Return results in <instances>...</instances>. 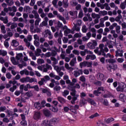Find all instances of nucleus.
Instances as JSON below:
<instances>
[{
	"label": "nucleus",
	"mask_w": 126,
	"mask_h": 126,
	"mask_svg": "<svg viewBox=\"0 0 126 126\" xmlns=\"http://www.w3.org/2000/svg\"><path fill=\"white\" fill-rule=\"evenodd\" d=\"M87 46L91 50L95 49V47L97 46V41H96V40H92L91 41L88 43Z\"/></svg>",
	"instance_id": "1"
},
{
	"label": "nucleus",
	"mask_w": 126,
	"mask_h": 126,
	"mask_svg": "<svg viewBox=\"0 0 126 126\" xmlns=\"http://www.w3.org/2000/svg\"><path fill=\"white\" fill-rule=\"evenodd\" d=\"M117 91L123 92L126 90V85L124 83H121L119 85L118 87L117 88Z\"/></svg>",
	"instance_id": "2"
},
{
	"label": "nucleus",
	"mask_w": 126,
	"mask_h": 126,
	"mask_svg": "<svg viewBox=\"0 0 126 126\" xmlns=\"http://www.w3.org/2000/svg\"><path fill=\"white\" fill-rule=\"evenodd\" d=\"M101 91L104 92L105 91V89H104L103 87H99L97 89V91H94V95H95V96H99V95H100V94H101Z\"/></svg>",
	"instance_id": "3"
},
{
	"label": "nucleus",
	"mask_w": 126,
	"mask_h": 126,
	"mask_svg": "<svg viewBox=\"0 0 126 126\" xmlns=\"http://www.w3.org/2000/svg\"><path fill=\"white\" fill-rule=\"evenodd\" d=\"M99 47L101 53H103L104 51L106 52H109V49H108V48H107V45H105L104 48V44H101L99 45Z\"/></svg>",
	"instance_id": "4"
},
{
	"label": "nucleus",
	"mask_w": 126,
	"mask_h": 126,
	"mask_svg": "<svg viewBox=\"0 0 126 126\" xmlns=\"http://www.w3.org/2000/svg\"><path fill=\"white\" fill-rule=\"evenodd\" d=\"M79 108L78 105H75L74 106H71L70 107V110L71 112H72L74 114H76V110Z\"/></svg>",
	"instance_id": "5"
},
{
	"label": "nucleus",
	"mask_w": 126,
	"mask_h": 126,
	"mask_svg": "<svg viewBox=\"0 0 126 126\" xmlns=\"http://www.w3.org/2000/svg\"><path fill=\"white\" fill-rule=\"evenodd\" d=\"M80 74H83V71H82V69L78 70V71H74V75L75 77L79 76Z\"/></svg>",
	"instance_id": "6"
},
{
	"label": "nucleus",
	"mask_w": 126,
	"mask_h": 126,
	"mask_svg": "<svg viewBox=\"0 0 126 126\" xmlns=\"http://www.w3.org/2000/svg\"><path fill=\"white\" fill-rule=\"evenodd\" d=\"M42 126H53V125H51V122L48 121L47 120H44L41 123Z\"/></svg>",
	"instance_id": "7"
},
{
	"label": "nucleus",
	"mask_w": 126,
	"mask_h": 126,
	"mask_svg": "<svg viewBox=\"0 0 126 126\" xmlns=\"http://www.w3.org/2000/svg\"><path fill=\"white\" fill-rule=\"evenodd\" d=\"M96 59V56L94 55H87L86 58V60L88 61V60H92V61H94Z\"/></svg>",
	"instance_id": "8"
},
{
	"label": "nucleus",
	"mask_w": 126,
	"mask_h": 126,
	"mask_svg": "<svg viewBox=\"0 0 126 126\" xmlns=\"http://www.w3.org/2000/svg\"><path fill=\"white\" fill-rule=\"evenodd\" d=\"M63 29L65 30L64 32L65 36H67V34L71 32L66 26H64Z\"/></svg>",
	"instance_id": "9"
},
{
	"label": "nucleus",
	"mask_w": 126,
	"mask_h": 126,
	"mask_svg": "<svg viewBox=\"0 0 126 126\" xmlns=\"http://www.w3.org/2000/svg\"><path fill=\"white\" fill-rule=\"evenodd\" d=\"M10 61L12 63L14 64V65H17V64H18V63H19L17 61H16V60H15V58L13 57H10Z\"/></svg>",
	"instance_id": "10"
},
{
	"label": "nucleus",
	"mask_w": 126,
	"mask_h": 126,
	"mask_svg": "<svg viewBox=\"0 0 126 126\" xmlns=\"http://www.w3.org/2000/svg\"><path fill=\"white\" fill-rule=\"evenodd\" d=\"M16 59L17 61H21V62L23 59V54L22 53L17 54Z\"/></svg>",
	"instance_id": "11"
},
{
	"label": "nucleus",
	"mask_w": 126,
	"mask_h": 126,
	"mask_svg": "<svg viewBox=\"0 0 126 126\" xmlns=\"http://www.w3.org/2000/svg\"><path fill=\"white\" fill-rule=\"evenodd\" d=\"M68 89L72 91V92L70 93V95H71V96H75V94H76V91H75V89H73L72 87H68Z\"/></svg>",
	"instance_id": "12"
},
{
	"label": "nucleus",
	"mask_w": 126,
	"mask_h": 126,
	"mask_svg": "<svg viewBox=\"0 0 126 126\" xmlns=\"http://www.w3.org/2000/svg\"><path fill=\"white\" fill-rule=\"evenodd\" d=\"M40 118H41V113L40 112H35L34 113L33 119L34 120H39Z\"/></svg>",
	"instance_id": "13"
},
{
	"label": "nucleus",
	"mask_w": 126,
	"mask_h": 126,
	"mask_svg": "<svg viewBox=\"0 0 126 126\" xmlns=\"http://www.w3.org/2000/svg\"><path fill=\"white\" fill-rule=\"evenodd\" d=\"M11 45V46H12V47H17V46L19 45V42H18L17 40L14 39L12 40Z\"/></svg>",
	"instance_id": "14"
},
{
	"label": "nucleus",
	"mask_w": 126,
	"mask_h": 126,
	"mask_svg": "<svg viewBox=\"0 0 126 126\" xmlns=\"http://www.w3.org/2000/svg\"><path fill=\"white\" fill-rule=\"evenodd\" d=\"M119 100L122 102H125L126 101V96L124 94H120L119 95Z\"/></svg>",
	"instance_id": "15"
},
{
	"label": "nucleus",
	"mask_w": 126,
	"mask_h": 126,
	"mask_svg": "<svg viewBox=\"0 0 126 126\" xmlns=\"http://www.w3.org/2000/svg\"><path fill=\"white\" fill-rule=\"evenodd\" d=\"M97 78L99 80H101V81H104V80H105V77H104V74L102 73L98 74Z\"/></svg>",
	"instance_id": "16"
},
{
	"label": "nucleus",
	"mask_w": 126,
	"mask_h": 126,
	"mask_svg": "<svg viewBox=\"0 0 126 126\" xmlns=\"http://www.w3.org/2000/svg\"><path fill=\"white\" fill-rule=\"evenodd\" d=\"M48 69H52V66L46 64V66H44V68H43L44 72H47Z\"/></svg>",
	"instance_id": "17"
},
{
	"label": "nucleus",
	"mask_w": 126,
	"mask_h": 126,
	"mask_svg": "<svg viewBox=\"0 0 126 126\" xmlns=\"http://www.w3.org/2000/svg\"><path fill=\"white\" fill-rule=\"evenodd\" d=\"M76 63V58H74L70 62L69 64L71 66H74V64Z\"/></svg>",
	"instance_id": "18"
},
{
	"label": "nucleus",
	"mask_w": 126,
	"mask_h": 126,
	"mask_svg": "<svg viewBox=\"0 0 126 126\" xmlns=\"http://www.w3.org/2000/svg\"><path fill=\"white\" fill-rule=\"evenodd\" d=\"M32 93L31 92H29L27 93L25 95V98L26 99H29L30 97H31V96H32Z\"/></svg>",
	"instance_id": "19"
},
{
	"label": "nucleus",
	"mask_w": 126,
	"mask_h": 126,
	"mask_svg": "<svg viewBox=\"0 0 126 126\" xmlns=\"http://www.w3.org/2000/svg\"><path fill=\"white\" fill-rule=\"evenodd\" d=\"M73 30L74 31H76L77 32H78L80 31V28L79 27V26L75 24V26L73 28Z\"/></svg>",
	"instance_id": "20"
},
{
	"label": "nucleus",
	"mask_w": 126,
	"mask_h": 126,
	"mask_svg": "<svg viewBox=\"0 0 126 126\" xmlns=\"http://www.w3.org/2000/svg\"><path fill=\"white\" fill-rule=\"evenodd\" d=\"M78 97H79V95L78 94L76 95V96H74L72 97V100L71 101V103H72V104H74L75 101L77 100V98H78Z\"/></svg>",
	"instance_id": "21"
},
{
	"label": "nucleus",
	"mask_w": 126,
	"mask_h": 126,
	"mask_svg": "<svg viewBox=\"0 0 126 126\" xmlns=\"http://www.w3.org/2000/svg\"><path fill=\"white\" fill-rule=\"evenodd\" d=\"M9 41V38H7L5 40V41L4 42V46L5 47H6V49L9 47V43H8V41Z\"/></svg>",
	"instance_id": "22"
},
{
	"label": "nucleus",
	"mask_w": 126,
	"mask_h": 126,
	"mask_svg": "<svg viewBox=\"0 0 126 126\" xmlns=\"http://www.w3.org/2000/svg\"><path fill=\"white\" fill-rule=\"evenodd\" d=\"M0 20L3 21V23L5 24H6V23H7V22H8L7 18H4L3 17H1V15L0 14Z\"/></svg>",
	"instance_id": "23"
},
{
	"label": "nucleus",
	"mask_w": 126,
	"mask_h": 126,
	"mask_svg": "<svg viewBox=\"0 0 126 126\" xmlns=\"http://www.w3.org/2000/svg\"><path fill=\"white\" fill-rule=\"evenodd\" d=\"M34 107L38 110H40L42 106H41V104L39 102H36L34 103Z\"/></svg>",
	"instance_id": "24"
},
{
	"label": "nucleus",
	"mask_w": 126,
	"mask_h": 126,
	"mask_svg": "<svg viewBox=\"0 0 126 126\" xmlns=\"http://www.w3.org/2000/svg\"><path fill=\"white\" fill-rule=\"evenodd\" d=\"M65 67L66 68V69H68V70H69L70 71H72L73 70V68L69 67V65L67 63L65 64Z\"/></svg>",
	"instance_id": "25"
},
{
	"label": "nucleus",
	"mask_w": 126,
	"mask_h": 126,
	"mask_svg": "<svg viewBox=\"0 0 126 126\" xmlns=\"http://www.w3.org/2000/svg\"><path fill=\"white\" fill-rule=\"evenodd\" d=\"M66 84H69L68 87H71V86H73V85H74V84L68 79L66 80Z\"/></svg>",
	"instance_id": "26"
},
{
	"label": "nucleus",
	"mask_w": 126,
	"mask_h": 126,
	"mask_svg": "<svg viewBox=\"0 0 126 126\" xmlns=\"http://www.w3.org/2000/svg\"><path fill=\"white\" fill-rule=\"evenodd\" d=\"M59 122H60V120L57 118H54L53 119H52V122H50V125L51 124H54V125H56L57 124H58V123H59Z\"/></svg>",
	"instance_id": "27"
},
{
	"label": "nucleus",
	"mask_w": 126,
	"mask_h": 126,
	"mask_svg": "<svg viewBox=\"0 0 126 126\" xmlns=\"http://www.w3.org/2000/svg\"><path fill=\"white\" fill-rule=\"evenodd\" d=\"M116 57H123V52L118 50L116 51Z\"/></svg>",
	"instance_id": "28"
},
{
	"label": "nucleus",
	"mask_w": 126,
	"mask_h": 126,
	"mask_svg": "<svg viewBox=\"0 0 126 126\" xmlns=\"http://www.w3.org/2000/svg\"><path fill=\"white\" fill-rule=\"evenodd\" d=\"M58 100L59 101V102H60V103H62V104H64V103H65V99L62 97H58Z\"/></svg>",
	"instance_id": "29"
},
{
	"label": "nucleus",
	"mask_w": 126,
	"mask_h": 126,
	"mask_svg": "<svg viewBox=\"0 0 126 126\" xmlns=\"http://www.w3.org/2000/svg\"><path fill=\"white\" fill-rule=\"evenodd\" d=\"M43 114L46 117H49V116H50V115H51V113H50V111H49L47 109L43 110Z\"/></svg>",
	"instance_id": "30"
},
{
	"label": "nucleus",
	"mask_w": 126,
	"mask_h": 126,
	"mask_svg": "<svg viewBox=\"0 0 126 126\" xmlns=\"http://www.w3.org/2000/svg\"><path fill=\"white\" fill-rule=\"evenodd\" d=\"M41 53H42V50L38 48L36 49V51L35 52V55L36 56V57H39V56L41 55Z\"/></svg>",
	"instance_id": "31"
},
{
	"label": "nucleus",
	"mask_w": 126,
	"mask_h": 126,
	"mask_svg": "<svg viewBox=\"0 0 126 126\" xmlns=\"http://www.w3.org/2000/svg\"><path fill=\"white\" fill-rule=\"evenodd\" d=\"M1 32L2 34H5L6 31H5V27L4 25L0 26Z\"/></svg>",
	"instance_id": "32"
},
{
	"label": "nucleus",
	"mask_w": 126,
	"mask_h": 126,
	"mask_svg": "<svg viewBox=\"0 0 126 126\" xmlns=\"http://www.w3.org/2000/svg\"><path fill=\"white\" fill-rule=\"evenodd\" d=\"M74 39L75 38H81L82 37V34L81 33H76L74 34Z\"/></svg>",
	"instance_id": "33"
},
{
	"label": "nucleus",
	"mask_w": 126,
	"mask_h": 126,
	"mask_svg": "<svg viewBox=\"0 0 126 126\" xmlns=\"http://www.w3.org/2000/svg\"><path fill=\"white\" fill-rule=\"evenodd\" d=\"M6 55H7V52L6 51L0 50V56H3V57H4V56H6Z\"/></svg>",
	"instance_id": "34"
},
{
	"label": "nucleus",
	"mask_w": 126,
	"mask_h": 126,
	"mask_svg": "<svg viewBox=\"0 0 126 126\" xmlns=\"http://www.w3.org/2000/svg\"><path fill=\"white\" fill-rule=\"evenodd\" d=\"M80 66L82 68V67H85V66H87V62H84L80 63Z\"/></svg>",
	"instance_id": "35"
},
{
	"label": "nucleus",
	"mask_w": 126,
	"mask_h": 126,
	"mask_svg": "<svg viewBox=\"0 0 126 126\" xmlns=\"http://www.w3.org/2000/svg\"><path fill=\"white\" fill-rule=\"evenodd\" d=\"M24 41L25 43H26V46H27V47L29 48V47L31 46V43H30V42H29L28 40H27L26 38L24 39Z\"/></svg>",
	"instance_id": "36"
},
{
	"label": "nucleus",
	"mask_w": 126,
	"mask_h": 126,
	"mask_svg": "<svg viewBox=\"0 0 126 126\" xmlns=\"http://www.w3.org/2000/svg\"><path fill=\"white\" fill-rule=\"evenodd\" d=\"M87 30H88V29H87V27L85 25H83L82 28V31L83 33H86L87 32Z\"/></svg>",
	"instance_id": "37"
},
{
	"label": "nucleus",
	"mask_w": 126,
	"mask_h": 126,
	"mask_svg": "<svg viewBox=\"0 0 126 126\" xmlns=\"http://www.w3.org/2000/svg\"><path fill=\"white\" fill-rule=\"evenodd\" d=\"M32 12L34 15V18H35V19H38V18H39V14H38V13L36 12V11H32Z\"/></svg>",
	"instance_id": "38"
},
{
	"label": "nucleus",
	"mask_w": 126,
	"mask_h": 126,
	"mask_svg": "<svg viewBox=\"0 0 126 126\" xmlns=\"http://www.w3.org/2000/svg\"><path fill=\"white\" fill-rule=\"evenodd\" d=\"M114 121H115V119H114V118H109L106 120V123L107 124H110V123H112V122H114Z\"/></svg>",
	"instance_id": "39"
},
{
	"label": "nucleus",
	"mask_w": 126,
	"mask_h": 126,
	"mask_svg": "<svg viewBox=\"0 0 126 126\" xmlns=\"http://www.w3.org/2000/svg\"><path fill=\"white\" fill-rule=\"evenodd\" d=\"M103 56H104L105 58H111L112 59L114 58V55H111L110 54L108 53L107 55L105 53H103Z\"/></svg>",
	"instance_id": "40"
},
{
	"label": "nucleus",
	"mask_w": 126,
	"mask_h": 126,
	"mask_svg": "<svg viewBox=\"0 0 126 126\" xmlns=\"http://www.w3.org/2000/svg\"><path fill=\"white\" fill-rule=\"evenodd\" d=\"M6 2L7 3L8 5H12L14 2H13V0H5Z\"/></svg>",
	"instance_id": "41"
},
{
	"label": "nucleus",
	"mask_w": 126,
	"mask_h": 126,
	"mask_svg": "<svg viewBox=\"0 0 126 126\" xmlns=\"http://www.w3.org/2000/svg\"><path fill=\"white\" fill-rule=\"evenodd\" d=\"M106 63H116V60L115 59H110L109 60H106Z\"/></svg>",
	"instance_id": "42"
},
{
	"label": "nucleus",
	"mask_w": 126,
	"mask_h": 126,
	"mask_svg": "<svg viewBox=\"0 0 126 126\" xmlns=\"http://www.w3.org/2000/svg\"><path fill=\"white\" fill-rule=\"evenodd\" d=\"M92 17L93 18H100V16L98 14H96L95 13H93L92 14Z\"/></svg>",
	"instance_id": "43"
},
{
	"label": "nucleus",
	"mask_w": 126,
	"mask_h": 126,
	"mask_svg": "<svg viewBox=\"0 0 126 126\" xmlns=\"http://www.w3.org/2000/svg\"><path fill=\"white\" fill-rule=\"evenodd\" d=\"M62 94L64 96V97H66V96H67V95L69 94V92L67 90H65L62 93Z\"/></svg>",
	"instance_id": "44"
},
{
	"label": "nucleus",
	"mask_w": 126,
	"mask_h": 126,
	"mask_svg": "<svg viewBox=\"0 0 126 126\" xmlns=\"http://www.w3.org/2000/svg\"><path fill=\"white\" fill-rule=\"evenodd\" d=\"M69 13L72 16H74V15H75V16H77V11H70Z\"/></svg>",
	"instance_id": "45"
},
{
	"label": "nucleus",
	"mask_w": 126,
	"mask_h": 126,
	"mask_svg": "<svg viewBox=\"0 0 126 126\" xmlns=\"http://www.w3.org/2000/svg\"><path fill=\"white\" fill-rule=\"evenodd\" d=\"M82 23V22H81V21L80 20H78L76 21V22H75L74 23V24H75L76 25H78V26H80V25H81Z\"/></svg>",
	"instance_id": "46"
},
{
	"label": "nucleus",
	"mask_w": 126,
	"mask_h": 126,
	"mask_svg": "<svg viewBox=\"0 0 126 126\" xmlns=\"http://www.w3.org/2000/svg\"><path fill=\"white\" fill-rule=\"evenodd\" d=\"M24 11H25L26 12H29V11H30V7L26 6L24 8Z\"/></svg>",
	"instance_id": "47"
},
{
	"label": "nucleus",
	"mask_w": 126,
	"mask_h": 126,
	"mask_svg": "<svg viewBox=\"0 0 126 126\" xmlns=\"http://www.w3.org/2000/svg\"><path fill=\"white\" fill-rule=\"evenodd\" d=\"M86 104V100L85 99H83L80 101V105L81 106H83L84 105H85Z\"/></svg>",
	"instance_id": "48"
},
{
	"label": "nucleus",
	"mask_w": 126,
	"mask_h": 126,
	"mask_svg": "<svg viewBox=\"0 0 126 126\" xmlns=\"http://www.w3.org/2000/svg\"><path fill=\"white\" fill-rule=\"evenodd\" d=\"M44 82H45V79L41 78V80L38 82V84L40 86L43 85Z\"/></svg>",
	"instance_id": "49"
},
{
	"label": "nucleus",
	"mask_w": 126,
	"mask_h": 126,
	"mask_svg": "<svg viewBox=\"0 0 126 126\" xmlns=\"http://www.w3.org/2000/svg\"><path fill=\"white\" fill-rule=\"evenodd\" d=\"M79 80L80 81H82V82H85V81H86V79L85 78V77L84 76H81L79 78Z\"/></svg>",
	"instance_id": "50"
},
{
	"label": "nucleus",
	"mask_w": 126,
	"mask_h": 126,
	"mask_svg": "<svg viewBox=\"0 0 126 126\" xmlns=\"http://www.w3.org/2000/svg\"><path fill=\"white\" fill-rule=\"evenodd\" d=\"M58 3V0H53L52 1V4H53L54 6L56 7V8H58V6L57 3Z\"/></svg>",
	"instance_id": "51"
},
{
	"label": "nucleus",
	"mask_w": 126,
	"mask_h": 126,
	"mask_svg": "<svg viewBox=\"0 0 126 126\" xmlns=\"http://www.w3.org/2000/svg\"><path fill=\"white\" fill-rule=\"evenodd\" d=\"M117 24L116 23H114L112 25H111L109 27V29L110 30H112V29H113L114 28H115V27H116V26H117Z\"/></svg>",
	"instance_id": "52"
},
{
	"label": "nucleus",
	"mask_w": 126,
	"mask_h": 126,
	"mask_svg": "<svg viewBox=\"0 0 126 126\" xmlns=\"http://www.w3.org/2000/svg\"><path fill=\"white\" fill-rule=\"evenodd\" d=\"M50 110H51V111H52V112H54V113H56L58 111V108L53 107H50Z\"/></svg>",
	"instance_id": "53"
},
{
	"label": "nucleus",
	"mask_w": 126,
	"mask_h": 126,
	"mask_svg": "<svg viewBox=\"0 0 126 126\" xmlns=\"http://www.w3.org/2000/svg\"><path fill=\"white\" fill-rule=\"evenodd\" d=\"M48 25V22H46L45 21H43L41 24L40 26L43 27V26H47Z\"/></svg>",
	"instance_id": "54"
},
{
	"label": "nucleus",
	"mask_w": 126,
	"mask_h": 126,
	"mask_svg": "<svg viewBox=\"0 0 126 126\" xmlns=\"http://www.w3.org/2000/svg\"><path fill=\"white\" fill-rule=\"evenodd\" d=\"M54 69L57 71V72H60L61 71V68L58 66H54Z\"/></svg>",
	"instance_id": "55"
},
{
	"label": "nucleus",
	"mask_w": 126,
	"mask_h": 126,
	"mask_svg": "<svg viewBox=\"0 0 126 126\" xmlns=\"http://www.w3.org/2000/svg\"><path fill=\"white\" fill-rule=\"evenodd\" d=\"M45 63V61L43 59H38L37 60V63L39 64H42V63Z\"/></svg>",
	"instance_id": "56"
},
{
	"label": "nucleus",
	"mask_w": 126,
	"mask_h": 126,
	"mask_svg": "<svg viewBox=\"0 0 126 126\" xmlns=\"http://www.w3.org/2000/svg\"><path fill=\"white\" fill-rule=\"evenodd\" d=\"M30 83H32V82H37V80L35 79V78H30Z\"/></svg>",
	"instance_id": "57"
},
{
	"label": "nucleus",
	"mask_w": 126,
	"mask_h": 126,
	"mask_svg": "<svg viewBox=\"0 0 126 126\" xmlns=\"http://www.w3.org/2000/svg\"><path fill=\"white\" fill-rule=\"evenodd\" d=\"M54 90H55V91H60L61 90V87L59 86H56L54 88Z\"/></svg>",
	"instance_id": "58"
},
{
	"label": "nucleus",
	"mask_w": 126,
	"mask_h": 126,
	"mask_svg": "<svg viewBox=\"0 0 126 126\" xmlns=\"http://www.w3.org/2000/svg\"><path fill=\"white\" fill-rule=\"evenodd\" d=\"M41 22V18H37L36 20L35 21V25H39V23Z\"/></svg>",
	"instance_id": "59"
},
{
	"label": "nucleus",
	"mask_w": 126,
	"mask_h": 126,
	"mask_svg": "<svg viewBox=\"0 0 126 126\" xmlns=\"http://www.w3.org/2000/svg\"><path fill=\"white\" fill-rule=\"evenodd\" d=\"M116 27L117 33H120V30H121V27L120 26H118L117 25V26H116Z\"/></svg>",
	"instance_id": "60"
},
{
	"label": "nucleus",
	"mask_w": 126,
	"mask_h": 126,
	"mask_svg": "<svg viewBox=\"0 0 126 126\" xmlns=\"http://www.w3.org/2000/svg\"><path fill=\"white\" fill-rule=\"evenodd\" d=\"M11 76H12L11 74H10V73L9 72L7 73L6 74V77L8 79H10V78H11Z\"/></svg>",
	"instance_id": "61"
},
{
	"label": "nucleus",
	"mask_w": 126,
	"mask_h": 126,
	"mask_svg": "<svg viewBox=\"0 0 126 126\" xmlns=\"http://www.w3.org/2000/svg\"><path fill=\"white\" fill-rule=\"evenodd\" d=\"M122 18V15H119L117 17L115 18V21L117 22L120 21Z\"/></svg>",
	"instance_id": "62"
},
{
	"label": "nucleus",
	"mask_w": 126,
	"mask_h": 126,
	"mask_svg": "<svg viewBox=\"0 0 126 126\" xmlns=\"http://www.w3.org/2000/svg\"><path fill=\"white\" fill-rule=\"evenodd\" d=\"M73 54H74V55H76V56L79 55V51L76 50H74L72 51Z\"/></svg>",
	"instance_id": "63"
},
{
	"label": "nucleus",
	"mask_w": 126,
	"mask_h": 126,
	"mask_svg": "<svg viewBox=\"0 0 126 126\" xmlns=\"http://www.w3.org/2000/svg\"><path fill=\"white\" fill-rule=\"evenodd\" d=\"M16 89V86H14L12 88H10V91H11V92H14V90H15Z\"/></svg>",
	"instance_id": "64"
}]
</instances>
